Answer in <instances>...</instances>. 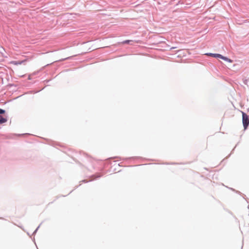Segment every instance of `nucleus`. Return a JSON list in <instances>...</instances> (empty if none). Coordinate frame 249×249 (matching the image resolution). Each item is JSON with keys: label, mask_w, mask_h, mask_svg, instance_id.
Returning <instances> with one entry per match:
<instances>
[{"label": "nucleus", "mask_w": 249, "mask_h": 249, "mask_svg": "<svg viewBox=\"0 0 249 249\" xmlns=\"http://www.w3.org/2000/svg\"><path fill=\"white\" fill-rule=\"evenodd\" d=\"M242 114L243 124L244 129H246L249 124V116L244 112H242Z\"/></svg>", "instance_id": "obj_1"}, {"label": "nucleus", "mask_w": 249, "mask_h": 249, "mask_svg": "<svg viewBox=\"0 0 249 249\" xmlns=\"http://www.w3.org/2000/svg\"><path fill=\"white\" fill-rule=\"evenodd\" d=\"M207 55H210V56H213V57H217V58H220L225 61H226L229 63H232V60L226 57H225V56H223V55L220 54H217V53H209V54H207Z\"/></svg>", "instance_id": "obj_2"}, {"label": "nucleus", "mask_w": 249, "mask_h": 249, "mask_svg": "<svg viewBox=\"0 0 249 249\" xmlns=\"http://www.w3.org/2000/svg\"><path fill=\"white\" fill-rule=\"evenodd\" d=\"M24 61H12L10 62V64H12L15 65H20Z\"/></svg>", "instance_id": "obj_3"}, {"label": "nucleus", "mask_w": 249, "mask_h": 249, "mask_svg": "<svg viewBox=\"0 0 249 249\" xmlns=\"http://www.w3.org/2000/svg\"><path fill=\"white\" fill-rule=\"evenodd\" d=\"M7 122V119L0 116V124Z\"/></svg>", "instance_id": "obj_4"}, {"label": "nucleus", "mask_w": 249, "mask_h": 249, "mask_svg": "<svg viewBox=\"0 0 249 249\" xmlns=\"http://www.w3.org/2000/svg\"><path fill=\"white\" fill-rule=\"evenodd\" d=\"M5 113V110L0 108V114H3Z\"/></svg>", "instance_id": "obj_5"}, {"label": "nucleus", "mask_w": 249, "mask_h": 249, "mask_svg": "<svg viewBox=\"0 0 249 249\" xmlns=\"http://www.w3.org/2000/svg\"><path fill=\"white\" fill-rule=\"evenodd\" d=\"M129 41V40H126V41H124V43H128Z\"/></svg>", "instance_id": "obj_6"}]
</instances>
